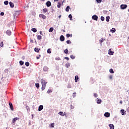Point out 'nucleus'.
Here are the masks:
<instances>
[{
  "mask_svg": "<svg viewBox=\"0 0 129 129\" xmlns=\"http://www.w3.org/2000/svg\"><path fill=\"white\" fill-rule=\"evenodd\" d=\"M120 112H121L122 115H125V111L123 109H121L120 111Z\"/></svg>",
  "mask_w": 129,
  "mask_h": 129,
  "instance_id": "9",
  "label": "nucleus"
},
{
  "mask_svg": "<svg viewBox=\"0 0 129 129\" xmlns=\"http://www.w3.org/2000/svg\"><path fill=\"white\" fill-rule=\"evenodd\" d=\"M64 53H65V54H68V49H66L64 50Z\"/></svg>",
  "mask_w": 129,
  "mask_h": 129,
  "instance_id": "38",
  "label": "nucleus"
},
{
  "mask_svg": "<svg viewBox=\"0 0 129 129\" xmlns=\"http://www.w3.org/2000/svg\"><path fill=\"white\" fill-rule=\"evenodd\" d=\"M92 20H94V21H97L98 20V17L95 15L92 16Z\"/></svg>",
  "mask_w": 129,
  "mask_h": 129,
  "instance_id": "4",
  "label": "nucleus"
},
{
  "mask_svg": "<svg viewBox=\"0 0 129 129\" xmlns=\"http://www.w3.org/2000/svg\"><path fill=\"white\" fill-rule=\"evenodd\" d=\"M65 67L67 68H69V67H70V63H69V62H68L66 64Z\"/></svg>",
  "mask_w": 129,
  "mask_h": 129,
  "instance_id": "18",
  "label": "nucleus"
},
{
  "mask_svg": "<svg viewBox=\"0 0 129 129\" xmlns=\"http://www.w3.org/2000/svg\"><path fill=\"white\" fill-rule=\"evenodd\" d=\"M128 39H129V37H128Z\"/></svg>",
  "mask_w": 129,
  "mask_h": 129,
  "instance_id": "64",
  "label": "nucleus"
},
{
  "mask_svg": "<svg viewBox=\"0 0 129 129\" xmlns=\"http://www.w3.org/2000/svg\"><path fill=\"white\" fill-rule=\"evenodd\" d=\"M101 20L102 21V22H103V21H104V17L101 16Z\"/></svg>",
  "mask_w": 129,
  "mask_h": 129,
  "instance_id": "39",
  "label": "nucleus"
},
{
  "mask_svg": "<svg viewBox=\"0 0 129 129\" xmlns=\"http://www.w3.org/2000/svg\"><path fill=\"white\" fill-rule=\"evenodd\" d=\"M1 16H4V15H5V13L4 12H1L0 14Z\"/></svg>",
  "mask_w": 129,
  "mask_h": 129,
  "instance_id": "51",
  "label": "nucleus"
},
{
  "mask_svg": "<svg viewBox=\"0 0 129 129\" xmlns=\"http://www.w3.org/2000/svg\"><path fill=\"white\" fill-rule=\"evenodd\" d=\"M42 2H45V0H40Z\"/></svg>",
  "mask_w": 129,
  "mask_h": 129,
  "instance_id": "62",
  "label": "nucleus"
},
{
  "mask_svg": "<svg viewBox=\"0 0 129 129\" xmlns=\"http://www.w3.org/2000/svg\"><path fill=\"white\" fill-rule=\"evenodd\" d=\"M4 4L6 6H8L9 5V1H5V2H4Z\"/></svg>",
  "mask_w": 129,
  "mask_h": 129,
  "instance_id": "35",
  "label": "nucleus"
},
{
  "mask_svg": "<svg viewBox=\"0 0 129 129\" xmlns=\"http://www.w3.org/2000/svg\"><path fill=\"white\" fill-rule=\"evenodd\" d=\"M9 105H10V109H11V110H14V107L13 106V104L10 102Z\"/></svg>",
  "mask_w": 129,
  "mask_h": 129,
  "instance_id": "10",
  "label": "nucleus"
},
{
  "mask_svg": "<svg viewBox=\"0 0 129 129\" xmlns=\"http://www.w3.org/2000/svg\"><path fill=\"white\" fill-rule=\"evenodd\" d=\"M97 103H98V104H100L101 103V100L97 98Z\"/></svg>",
  "mask_w": 129,
  "mask_h": 129,
  "instance_id": "16",
  "label": "nucleus"
},
{
  "mask_svg": "<svg viewBox=\"0 0 129 129\" xmlns=\"http://www.w3.org/2000/svg\"><path fill=\"white\" fill-rule=\"evenodd\" d=\"M109 78L110 79H112V78H113L112 75L109 76Z\"/></svg>",
  "mask_w": 129,
  "mask_h": 129,
  "instance_id": "50",
  "label": "nucleus"
},
{
  "mask_svg": "<svg viewBox=\"0 0 129 129\" xmlns=\"http://www.w3.org/2000/svg\"><path fill=\"white\" fill-rule=\"evenodd\" d=\"M66 116V113L64 112L62 113V116Z\"/></svg>",
  "mask_w": 129,
  "mask_h": 129,
  "instance_id": "56",
  "label": "nucleus"
},
{
  "mask_svg": "<svg viewBox=\"0 0 129 129\" xmlns=\"http://www.w3.org/2000/svg\"><path fill=\"white\" fill-rule=\"evenodd\" d=\"M126 8H127V5H126L122 4L120 5V8L121 9V10H125Z\"/></svg>",
  "mask_w": 129,
  "mask_h": 129,
  "instance_id": "2",
  "label": "nucleus"
},
{
  "mask_svg": "<svg viewBox=\"0 0 129 129\" xmlns=\"http://www.w3.org/2000/svg\"><path fill=\"white\" fill-rule=\"evenodd\" d=\"M70 37V34H67V38H69Z\"/></svg>",
  "mask_w": 129,
  "mask_h": 129,
  "instance_id": "53",
  "label": "nucleus"
},
{
  "mask_svg": "<svg viewBox=\"0 0 129 129\" xmlns=\"http://www.w3.org/2000/svg\"><path fill=\"white\" fill-rule=\"evenodd\" d=\"M104 115L105 117H109V116H110V113H109V112H105Z\"/></svg>",
  "mask_w": 129,
  "mask_h": 129,
  "instance_id": "5",
  "label": "nucleus"
},
{
  "mask_svg": "<svg viewBox=\"0 0 129 129\" xmlns=\"http://www.w3.org/2000/svg\"><path fill=\"white\" fill-rule=\"evenodd\" d=\"M63 32H65V30H63Z\"/></svg>",
  "mask_w": 129,
  "mask_h": 129,
  "instance_id": "63",
  "label": "nucleus"
},
{
  "mask_svg": "<svg viewBox=\"0 0 129 129\" xmlns=\"http://www.w3.org/2000/svg\"><path fill=\"white\" fill-rule=\"evenodd\" d=\"M51 92H53V90L52 89H49L47 91V93H51Z\"/></svg>",
  "mask_w": 129,
  "mask_h": 129,
  "instance_id": "21",
  "label": "nucleus"
},
{
  "mask_svg": "<svg viewBox=\"0 0 129 129\" xmlns=\"http://www.w3.org/2000/svg\"><path fill=\"white\" fill-rule=\"evenodd\" d=\"M59 0H54V2H58Z\"/></svg>",
  "mask_w": 129,
  "mask_h": 129,
  "instance_id": "61",
  "label": "nucleus"
},
{
  "mask_svg": "<svg viewBox=\"0 0 129 129\" xmlns=\"http://www.w3.org/2000/svg\"><path fill=\"white\" fill-rule=\"evenodd\" d=\"M71 87H72V86H71V85L70 84H69L68 85V88H71Z\"/></svg>",
  "mask_w": 129,
  "mask_h": 129,
  "instance_id": "42",
  "label": "nucleus"
},
{
  "mask_svg": "<svg viewBox=\"0 0 129 129\" xmlns=\"http://www.w3.org/2000/svg\"><path fill=\"white\" fill-rule=\"evenodd\" d=\"M47 53L48 54H51V49L49 48L47 49Z\"/></svg>",
  "mask_w": 129,
  "mask_h": 129,
  "instance_id": "37",
  "label": "nucleus"
},
{
  "mask_svg": "<svg viewBox=\"0 0 129 129\" xmlns=\"http://www.w3.org/2000/svg\"><path fill=\"white\" fill-rule=\"evenodd\" d=\"M109 72H110V73H111V74L114 73V72L113 71V70L112 69H110L109 70Z\"/></svg>",
  "mask_w": 129,
  "mask_h": 129,
  "instance_id": "30",
  "label": "nucleus"
},
{
  "mask_svg": "<svg viewBox=\"0 0 129 129\" xmlns=\"http://www.w3.org/2000/svg\"><path fill=\"white\" fill-rule=\"evenodd\" d=\"M39 18L43 19V20H45V19L47 18V17L43 14H40L39 15Z\"/></svg>",
  "mask_w": 129,
  "mask_h": 129,
  "instance_id": "3",
  "label": "nucleus"
},
{
  "mask_svg": "<svg viewBox=\"0 0 129 129\" xmlns=\"http://www.w3.org/2000/svg\"><path fill=\"white\" fill-rule=\"evenodd\" d=\"M46 5L47 7L49 8V7H51V2L50 1H48L47 2H46Z\"/></svg>",
  "mask_w": 129,
  "mask_h": 129,
  "instance_id": "12",
  "label": "nucleus"
},
{
  "mask_svg": "<svg viewBox=\"0 0 129 129\" xmlns=\"http://www.w3.org/2000/svg\"><path fill=\"white\" fill-rule=\"evenodd\" d=\"M26 108L27 110H30V107L29 106H26Z\"/></svg>",
  "mask_w": 129,
  "mask_h": 129,
  "instance_id": "46",
  "label": "nucleus"
},
{
  "mask_svg": "<svg viewBox=\"0 0 129 129\" xmlns=\"http://www.w3.org/2000/svg\"><path fill=\"white\" fill-rule=\"evenodd\" d=\"M25 65L27 66V67L30 66V63L29 62H25Z\"/></svg>",
  "mask_w": 129,
  "mask_h": 129,
  "instance_id": "34",
  "label": "nucleus"
},
{
  "mask_svg": "<svg viewBox=\"0 0 129 129\" xmlns=\"http://www.w3.org/2000/svg\"><path fill=\"white\" fill-rule=\"evenodd\" d=\"M58 114H59V115H61V116H62L63 115V112L60 111L58 113Z\"/></svg>",
  "mask_w": 129,
  "mask_h": 129,
  "instance_id": "41",
  "label": "nucleus"
},
{
  "mask_svg": "<svg viewBox=\"0 0 129 129\" xmlns=\"http://www.w3.org/2000/svg\"><path fill=\"white\" fill-rule=\"evenodd\" d=\"M54 123H52L51 124V125H50V126L51 127H54Z\"/></svg>",
  "mask_w": 129,
  "mask_h": 129,
  "instance_id": "48",
  "label": "nucleus"
},
{
  "mask_svg": "<svg viewBox=\"0 0 129 129\" xmlns=\"http://www.w3.org/2000/svg\"><path fill=\"white\" fill-rule=\"evenodd\" d=\"M9 4L11 8H14V7H15V6L14 5V3H13V2H10Z\"/></svg>",
  "mask_w": 129,
  "mask_h": 129,
  "instance_id": "17",
  "label": "nucleus"
},
{
  "mask_svg": "<svg viewBox=\"0 0 129 129\" xmlns=\"http://www.w3.org/2000/svg\"><path fill=\"white\" fill-rule=\"evenodd\" d=\"M0 46H1V47H4V42H2L0 43Z\"/></svg>",
  "mask_w": 129,
  "mask_h": 129,
  "instance_id": "43",
  "label": "nucleus"
},
{
  "mask_svg": "<svg viewBox=\"0 0 129 129\" xmlns=\"http://www.w3.org/2000/svg\"><path fill=\"white\" fill-rule=\"evenodd\" d=\"M94 97H97V94L94 93Z\"/></svg>",
  "mask_w": 129,
  "mask_h": 129,
  "instance_id": "52",
  "label": "nucleus"
},
{
  "mask_svg": "<svg viewBox=\"0 0 129 129\" xmlns=\"http://www.w3.org/2000/svg\"><path fill=\"white\" fill-rule=\"evenodd\" d=\"M18 119H19V118H18V117H15V118H14L13 119V120H12V122H13V123H15V122H16V120H18Z\"/></svg>",
  "mask_w": 129,
  "mask_h": 129,
  "instance_id": "14",
  "label": "nucleus"
},
{
  "mask_svg": "<svg viewBox=\"0 0 129 129\" xmlns=\"http://www.w3.org/2000/svg\"><path fill=\"white\" fill-rule=\"evenodd\" d=\"M104 40H105V39H104V38H101V40H99L100 44H101V43H103V41H104Z\"/></svg>",
  "mask_w": 129,
  "mask_h": 129,
  "instance_id": "28",
  "label": "nucleus"
},
{
  "mask_svg": "<svg viewBox=\"0 0 129 129\" xmlns=\"http://www.w3.org/2000/svg\"><path fill=\"white\" fill-rule=\"evenodd\" d=\"M60 40L61 42L65 41V37H64V36L61 35L60 37Z\"/></svg>",
  "mask_w": 129,
  "mask_h": 129,
  "instance_id": "8",
  "label": "nucleus"
},
{
  "mask_svg": "<svg viewBox=\"0 0 129 129\" xmlns=\"http://www.w3.org/2000/svg\"><path fill=\"white\" fill-rule=\"evenodd\" d=\"M40 35H43V33H42V31L39 32Z\"/></svg>",
  "mask_w": 129,
  "mask_h": 129,
  "instance_id": "57",
  "label": "nucleus"
},
{
  "mask_svg": "<svg viewBox=\"0 0 129 129\" xmlns=\"http://www.w3.org/2000/svg\"><path fill=\"white\" fill-rule=\"evenodd\" d=\"M120 103L121 104H122V101H120Z\"/></svg>",
  "mask_w": 129,
  "mask_h": 129,
  "instance_id": "60",
  "label": "nucleus"
},
{
  "mask_svg": "<svg viewBox=\"0 0 129 129\" xmlns=\"http://www.w3.org/2000/svg\"><path fill=\"white\" fill-rule=\"evenodd\" d=\"M76 96V93H73V97H75Z\"/></svg>",
  "mask_w": 129,
  "mask_h": 129,
  "instance_id": "47",
  "label": "nucleus"
},
{
  "mask_svg": "<svg viewBox=\"0 0 129 129\" xmlns=\"http://www.w3.org/2000/svg\"><path fill=\"white\" fill-rule=\"evenodd\" d=\"M31 31H32V32H33L34 33H36L37 29L36 28H32L31 29Z\"/></svg>",
  "mask_w": 129,
  "mask_h": 129,
  "instance_id": "24",
  "label": "nucleus"
},
{
  "mask_svg": "<svg viewBox=\"0 0 129 129\" xmlns=\"http://www.w3.org/2000/svg\"><path fill=\"white\" fill-rule=\"evenodd\" d=\"M69 10H70V7L67 6L66 8V12H69Z\"/></svg>",
  "mask_w": 129,
  "mask_h": 129,
  "instance_id": "23",
  "label": "nucleus"
},
{
  "mask_svg": "<svg viewBox=\"0 0 129 129\" xmlns=\"http://www.w3.org/2000/svg\"><path fill=\"white\" fill-rule=\"evenodd\" d=\"M43 70L45 72L48 71V67L46 66L44 67Z\"/></svg>",
  "mask_w": 129,
  "mask_h": 129,
  "instance_id": "26",
  "label": "nucleus"
},
{
  "mask_svg": "<svg viewBox=\"0 0 129 129\" xmlns=\"http://www.w3.org/2000/svg\"><path fill=\"white\" fill-rule=\"evenodd\" d=\"M47 12H48V9H47V8H45L43 9V12L45 13H47Z\"/></svg>",
  "mask_w": 129,
  "mask_h": 129,
  "instance_id": "36",
  "label": "nucleus"
},
{
  "mask_svg": "<svg viewBox=\"0 0 129 129\" xmlns=\"http://www.w3.org/2000/svg\"><path fill=\"white\" fill-rule=\"evenodd\" d=\"M61 17H62L61 15H59V16H58V18H59V19H60V18H61Z\"/></svg>",
  "mask_w": 129,
  "mask_h": 129,
  "instance_id": "58",
  "label": "nucleus"
},
{
  "mask_svg": "<svg viewBox=\"0 0 129 129\" xmlns=\"http://www.w3.org/2000/svg\"><path fill=\"white\" fill-rule=\"evenodd\" d=\"M34 51L35 52H39V51H40V48H35Z\"/></svg>",
  "mask_w": 129,
  "mask_h": 129,
  "instance_id": "25",
  "label": "nucleus"
},
{
  "mask_svg": "<svg viewBox=\"0 0 129 129\" xmlns=\"http://www.w3.org/2000/svg\"><path fill=\"white\" fill-rule=\"evenodd\" d=\"M102 1V0H96V2L98 3V4H100Z\"/></svg>",
  "mask_w": 129,
  "mask_h": 129,
  "instance_id": "40",
  "label": "nucleus"
},
{
  "mask_svg": "<svg viewBox=\"0 0 129 129\" xmlns=\"http://www.w3.org/2000/svg\"><path fill=\"white\" fill-rule=\"evenodd\" d=\"M115 31H116V30H115V28H112L110 30V32H111V33H114Z\"/></svg>",
  "mask_w": 129,
  "mask_h": 129,
  "instance_id": "15",
  "label": "nucleus"
},
{
  "mask_svg": "<svg viewBox=\"0 0 129 129\" xmlns=\"http://www.w3.org/2000/svg\"><path fill=\"white\" fill-rule=\"evenodd\" d=\"M37 39H38V40H41L42 39V36L38 35Z\"/></svg>",
  "mask_w": 129,
  "mask_h": 129,
  "instance_id": "32",
  "label": "nucleus"
},
{
  "mask_svg": "<svg viewBox=\"0 0 129 129\" xmlns=\"http://www.w3.org/2000/svg\"><path fill=\"white\" fill-rule=\"evenodd\" d=\"M35 86L37 88H39V87H40V84L39 83H36L35 84Z\"/></svg>",
  "mask_w": 129,
  "mask_h": 129,
  "instance_id": "27",
  "label": "nucleus"
},
{
  "mask_svg": "<svg viewBox=\"0 0 129 129\" xmlns=\"http://www.w3.org/2000/svg\"><path fill=\"white\" fill-rule=\"evenodd\" d=\"M19 63H20V65L22 66H23V65H24V61H22V60H20V61H19Z\"/></svg>",
  "mask_w": 129,
  "mask_h": 129,
  "instance_id": "33",
  "label": "nucleus"
},
{
  "mask_svg": "<svg viewBox=\"0 0 129 129\" xmlns=\"http://www.w3.org/2000/svg\"><path fill=\"white\" fill-rule=\"evenodd\" d=\"M114 52L111 51V49H109L108 54L109 55H113Z\"/></svg>",
  "mask_w": 129,
  "mask_h": 129,
  "instance_id": "11",
  "label": "nucleus"
},
{
  "mask_svg": "<svg viewBox=\"0 0 129 129\" xmlns=\"http://www.w3.org/2000/svg\"><path fill=\"white\" fill-rule=\"evenodd\" d=\"M78 79H79L78 76H76L75 79V82H77V81L78 80Z\"/></svg>",
  "mask_w": 129,
  "mask_h": 129,
  "instance_id": "29",
  "label": "nucleus"
},
{
  "mask_svg": "<svg viewBox=\"0 0 129 129\" xmlns=\"http://www.w3.org/2000/svg\"><path fill=\"white\" fill-rule=\"evenodd\" d=\"M49 33H51L52 32H53V31H54V28H53V27H51L49 29Z\"/></svg>",
  "mask_w": 129,
  "mask_h": 129,
  "instance_id": "22",
  "label": "nucleus"
},
{
  "mask_svg": "<svg viewBox=\"0 0 129 129\" xmlns=\"http://www.w3.org/2000/svg\"><path fill=\"white\" fill-rule=\"evenodd\" d=\"M71 109H73L74 108V106L71 105Z\"/></svg>",
  "mask_w": 129,
  "mask_h": 129,
  "instance_id": "55",
  "label": "nucleus"
},
{
  "mask_svg": "<svg viewBox=\"0 0 129 129\" xmlns=\"http://www.w3.org/2000/svg\"><path fill=\"white\" fill-rule=\"evenodd\" d=\"M71 59H75V56H74V55H71Z\"/></svg>",
  "mask_w": 129,
  "mask_h": 129,
  "instance_id": "44",
  "label": "nucleus"
},
{
  "mask_svg": "<svg viewBox=\"0 0 129 129\" xmlns=\"http://www.w3.org/2000/svg\"><path fill=\"white\" fill-rule=\"evenodd\" d=\"M109 126L110 127V129H114V125L113 124H109Z\"/></svg>",
  "mask_w": 129,
  "mask_h": 129,
  "instance_id": "13",
  "label": "nucleus"
},
{
  "mask_svg": "<svg viewBox=\"0 0 129 129\" xmlns=\"http://www.w3.org/2000/svg\"><path fill=\"white\" fill-rule=\"evenodd\" d=\"M110 19V17L109 16H107L106 17V22H109V19Z\"/></svg>",
  "mask_w": 129,
  "mask_h": 129,
  "instance_id": "20",
  "label": "nucleus"
},
{
  "mask_svg": "<svg viewBox=\"0 0 129 129\" xmlns=\"http://www.w3.org/2000/svg\"><path fill=\"white\" fill-rule=\"evenodd\" d=\"M61 5H62V4L60 2H58L57 3V8H58V9H60V8H61Z\"/></svg>",
  "mask_w": 129,
  "mask_h": 129,
  "instance_id": "19",
  "label": "nucleus"
},
{
  "mask_svg": "<svg viewBox=\"0 0 129 129\" xmlns=\"http://www.w3.org/2000/svg\"><path fill=\"white\" fill-rule=\"evenodd\" d=\"M69 18L70 19V21H72L73 19H72V15L71 14H70L69 15Z\"/></svg>",
  "mask_w": 129,
  "mask_h": 129,
  "instance_id": "31",
  "label": "nucleus"
},
{
  "mask_svg": "<svg viewBox=\"0 0 129 129\" xmlns=\"http://www.w3.org/2000/svg\"><path fill=\"white\" fill-rule=\"evenodd\" d=\"M43 108H44V106L42 105H40L38 107V111H41V110H43Z\"/></svg>",
  "mask_w": 129,
  "mask_h": 129,
  "instance_id": "6",
  "label": "nucleus"
},
{
  "mask_svg": "<svg viewBox=\"0 0 129 129\" xmlns=\"http://www.w3.org/2000/svg\"><path fill=\"white\" fill-rule=\"evenodd\" d=\"M5 72H6V73L9 72V70H8V69H6V70H5Z\"/></svg>",
  "mask_w": 129,
  "mask_h": 129,
  "instance_id": "54",
  "label": "nucleus"
},
{
  "mask_svg": "<svg viewBox=\"0 0 129 129\" xmlns=\"http://www.w3.org/2000/svg\"><path fill=\"white\" fill-rule=\"evenodd\" d=\"M36 58H37V59H40V57H39V56H37Z\"/></svg>",
  "mask_w": 129,
  "mask_h": 129,
  "instance_id": "59",
  "label": "nucleus"
},
{
  "mask_svg": "<svg viewBox=\"0 0 129 129\" xmlns=\"http://www.w3.org/2000/svg\"><path fill=\"white\" fill-rule=\"evenodd\" d=\"M64 59H66V60H67V61H69V57H65Z\"/></svg>",
  "mask_w": 129,
  "mask_h": 129,
  "instance_id": "49",
  "label": "nucleus"
},
{
  "mask_svg": "<svg viewBox=\"0 0 129 129\" xmlns=\"http://www.w3.org/2000/svg\"><path fill=\"white\" fill-rule=\"evenodd\" d=\"M41 83L42 84V90H45V89H46V85H47V83H48V82H47L46 80L44 79H41Z\"/></svg>",
  "mask_w": 129,
  "mask_h": 129,
  "instance_id": "1",
  "label": "nucleus"
},
{
  "mask_svg": "<svg viewBox=\"0 0 129 129\" xmlns=\"http://www.w3.org/2000/svg\"><path fill=\"white\" fill-rule=\"evenodd\" d=\"M67 44H71V41L67 40Z\"/></svg>",
  "mask_w": 129,
  "mask_h": 129,
  "instance_id": "45",
  "label": "nucleus"
},
{
  "mask_svg": "<svg viewBox=\"0 0 129 129\" xmlns=\"http://www.w3.org/2000/svg\"><path fill=\"white\" fill-rule=\"evenodd\" d=\"M6 34L7 35H8V36H11V35H12V31H11L10 30H8L6 31Z\"/></svg>",
  "mask_w": 129,
  "mask_h": 129,
  "instance_id": "7",
  "label": "nucleus"
}]
</instances>
